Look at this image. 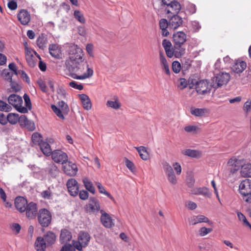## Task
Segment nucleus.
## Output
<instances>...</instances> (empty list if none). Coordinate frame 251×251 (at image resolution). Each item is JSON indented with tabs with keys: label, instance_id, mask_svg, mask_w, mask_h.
<instances>
[{
	"label": "nucleus",
	"instance_id": "obj_31",
	"mask_svg": "<svg viewBox=\"0 0 251 251\" xmlns=\"http://www.w3.org/2000/svg\"><path fill=\"white\" fill-rule=\"evenodd\" d=\"M36 43L40 49L44 50L46 47L48 43L47 35L44 33L41 34L37 38Z\"/></svg>",
	"mask_w": 251,
	"mask_h": 251
},
{
	"label": "nucleus",
	"instance_id": "obj_11",
	"mask_svg": "<svg viewBox=\"0 0 251 251\" xmlns=\"http://www.w3.org/2000/svg\"><path fill=\"white\" fill-rule=\"evenodd\" d=\"M52 160L56 163L63 164L67 162L68 159L67 153L60 150H55L52 151L51 154Z\"/></svg>",
	"mask_w": 251,
	"mask_h": 251
},
{
	"label": "nucleus",
	"instance_id": "obj_8",
	"mask_svg": "<svg viewBox=\"0 0 251 251\" xmlns=\"http://www.w3.org/2000/svg\"><path fill=\"white\" fill-rule=\"evenodd\" d=\"M173 14L169 20V28L174 30L181 26L183 24L182 12L178 13H172Z\"/></svg>",
	"mask_w": 251,
	"mask_h": 251
},
{
	"label": "nucleus",
	"instance_id": "obj_16",
	"mask_svg": "<svg viewBox=\"0 0 251 251\" xmlns=\"http://www.w3.org/2000/svg\"><path fill=\"white\" fill-rule=\"evenodd\" d=\"M101 214L100 221L104 226L106 228H111L114 226V223L112 218L109 214L106 213L103 210H100Z\"/></svg>",
	"mask_w": 251,
	"mask_h": 251
},
{
	"label": "nucleus",
	"instance_id": "obj_44",
	"mask_svg": "<svg viewBox=\"0 0 251 251\" xmlns=\"http://www.w3.org/2000/svg\"><path fill=\"white\" fill-rule=\"evenodd\" d=\"M106 105L107 106L111 107L114 109H118L121 107V103L119 102L117 100H108L106 102Z\"/></svg>",
	"mask_w": 251,
	"mask_h": 251
},
{
	"label": "nucleus",
	"instance_id": "obj_36",
	"mask_svg": "<svg viewBox=\"0 0 251 251\" xmlns=\"http://www.w3.org/2000/svg\"><path fill=\"white\" fill-rule=\"evenodd\" d=\"M135 149L138 152L141 158L144 160H147L149 158V154L146 150V148L143 146L135 147Z\"/></svg>",
	"mask_w": 251,
	"mask_h": 251
},
{
	"label": "nucleus",
	"instance_id": "obj_6",
	"mask_svg": "<svg viewBox=\"0 0 251 251\" xmlns=\"http://www.w3.org/2000/svg\"><path fill=\"white\" fill-rule=\"evenodd\" d=\"M230 75L226 73H220L212 78V86L215 89L227 83L230 79Z\"/></svg>",
	"mask_w": 251,
	"mask_h": 251
},
{
	"label": "nucleus",
	"instance_id": "obj_46",
	"mask_svg": "<svg viewBox=\"0 0 251 251\" xmlns=\"http://www.w3.org/2000/svg\"><path fill=\"white\" fill-rule=\"evenodd\" d=\"M125 164L126 167L132 173L135 172V167L134 163L127 158H125Z\"/></svg>",
	"mask_w": 251,
	"mask_h": 251
},
{
	"label": "nucleus",
	"instance_id": "obj_33",
	"mask_svg": "<svg viewBox=\"0 0 251 251\" xmlns=\"http://www.w3.org/2000/svg\"><path fill=\"white\" fill-rule=\"evenodd\" d=\"M208 110L205 108H198L192 107L191 108L190 112L192 115L196 117H202L206 113H207Z\"/></svg>",
	"mask_w": 251,
	"mask_h": 251
},
{
	"label": "nucleus",
	"instance_id": "obj_62",
	"mask_svg": "<svg viewBox=\"0 0 251 251\" xmlns=\"http://www.w3.org/2000/svg\"><path fill=\"white\" fill-rule=\"evenodd\" d=\"M24 126L30 131H33L35 128L34 123L29 120H28V122L25 124Z\"/></svg>",
	"mask_w": 251,
	"mask_h": 251
},
{
	"label": "nucleus",
	"instance_id": "obj_21",
	"mask_svg": "<svg viewBox=\"0 0 251 251\" xmlns=\"http://www.w3.org/2000/svg\"><path fill=\"white\" fill-rule=\"evenodd\" d=\"M49 50L50 54L53 57L58 59L60 58L61 53V48L57 44H52L50 45Z\"/></svg>",
	"mask_w": 251,
	"mask_h": 251
},
{
	"label": "nucleus",
	"instance_id": "obj_24",
	"mask_svg": "<svg viewBox=\"0 0 251 251\" xmlns=\"http://www.w3.org/2000/svg\"><path fill=\"white\" fill-rule=\"evenodd\" d=\"M45 171L52 177H55L59 174V170L57 167L52 162L48 164Z\"/></svg>",
	"mask_w": 251,
	"mask_h": 251
},
{
	"label": "nucleus",
	"instance_id": "obj_32",
	"mask_svg": "<svg viewBox=\"0 0 251 251\" xmlns=\"http://www.w3.org/2000/svg\"><path fill=\"white\" fill-rule=\"evenodd\" d=\"M48 246L42 237H37L35 243V248L37 251H45Z\"/></svg>",
	"mask_w": 251,
	"mask_h": 251
},
{
	"label": "nucleus",
	"instance_id": "obj_42",
	"mask_svg": "<svg viewBox=\"0 0 251 251\" xmlns=\"http://www.w3.org/2000/svg\"><path fill=\"white\" fill-rule=\"evenodd\" d=\"M52 110L55 113V114L62 120H64L65 117L62 111L59 108L57 107L55 105L52 104L51 106Z\"/></svg>",
	"mask_w": 251,
	"mask_h": 251
},
{
	"label": "nucleus",
	"instance_id": "obj_9",
	"mask_svg": "<svg viewBox=\"0 0 251 251\" xmlns=\"http://www.w3.org/2000/svg\"><path fill=\"white\" fill-rule=\"evenodd\" d=\"M62 170L64 173L69 176H72L76 175L78 169L76 165L71 161H67L62 164Z\"/></svg>",
	"mask_w": 251,
	"mask_h": 251
},
{
	"label": "nucleus",
	"instance_id": "obj_61",
	"mask_svg": "<svg viewBox=\"0 0 251 251\" xmlns=\"http://www.w3.org/2000/svg\"><path fill=\"white\" fill-rule=\"evenodd\" d=\"M41 196L43 198L45 199L50 200L51 198V192L50 189L43 191L41 193Z\"/></svg>",
	"mask_w": 251,
	"mask_h": 251
},
{
	"label": "nucleus",
	"instance_id": "obj_51",
	"mask_svg": "<svg viewBox=\"0 0 251 251\" xmlns=\"http://www.w3.org/2000/svg\"><path fill=\"white\" fill-rule=\"evenodd\" d=\"M212 231L211 228H206L205 227H202L199 230V234L201 236H204Z\"/></svg>",
	"mask_w": 251,
	"mask_h": 251
},
{
	"label": "nucleus",
	"instance_id": "obj_3",
	"mask_svg": "<svg viewBox=\"0 0 251 251\" xmlns=\"http://www.w3.org/2000/svg\"><path fill=\"white\" fill-rule=\"evenodd\" d=\"M38 221L42 227V231H44V228L48 227L51 224L52 216L50 212L46 208H41L38 211L37 216Z\"/></svg>",
	"mask_w": 251,
	"mask_h": 251
},
{
	"label": "nucleus",
	"instance_id": "obj_50",
	"mask_svg": "<svg viewBox=\"0 0 251 251\" xmlns=\"http://www.w3.org/2000/svg\"><path fill=\"white\" fill-rule=\"evenodd\" d=\"M37 84H38L40 89L44 93L47 92V88L45 82L41 79H39L37 81Z\"/></svg>",
	"mask_w": 251,
	"mask_h": 251
},
{
	"label": "nucleus",
	"instance_id": "obj_4",
	"mask_svg": "<svg viewBox=\"0 0 251 251\" xmlns=\"http://www.w3.org/2000/svg\"><path fill=\"white\" fill-rule=\"evenodd\" d=\"M239 191L243 200L247 202L251 203V180H243L239 185Z\"/></svg>",
	"mask_w": 251,
	"mask_h": 251
},
{
	"label": "nucleus",
	"instance_id": "obj_1",
	"mask_svg": "<svg viewBox=\"0 0 251 251\" xmlns=\"http://www.w3.org/2000/svg\"><path fill=\"white\" fill-rule=\"evenodd\" d=\"M69 58L66 60V69L69 75L76 79L82 80L91 77L93 70L89 67L87 62L83 58V51L76 45L71 46L68 50Z\"/></svg>",
	"mask_w": 251,
	"mask_h": 251
},
{
	"label": "nucleus",
	"instance_id": "obj_30",
	"mask_svg": "<svg viewBox=\"0 0 251 251\" xmlns=\"http://www.w3.org/2000/svg\"><path fill=\"white\" fill-rule=\"evenodd\" d=\"M81 100L83 108L87 110H90L92 107V103L89 97L84 94L79 95Z\"/></svg>",
	"mask_w": 251,
	"mask_h": 251
},
{
	"label": "nucleus",
	"instance_id": "obj_20",
	"mask_svg": "<svg viewBox=\"0 0 251 251\" xmlns=\"http://www.w3.org/2000/svg\"><path fill=\"white\" fill-rule=\"evenodd\" d=\"M42 237L48 246H50L54 244L56 239V236L55 234L51 231L47 232L44 235L43 237Z\"/></svg>",
	"mask_w": 251,
	"mask_h": 251
},
{
	"label": "nucleus",
	"instance_id": "obj_17",
	"mask_svg": "<svg viewBox=\"0 0 251 251\" xmlns=\"http://www.w3.org/2000/svg\"><path fill=\"white\" fill-rule=\"evenodd\" d=\"M28 204L27 201L23 197H17L15 200V205L20 212H25Z\"/></svg>",
	"mask_w": 251,
	"mask_h": 251
},
{
	"label": "nucleus",
	"instance_id": "obj_55",
	"mask_svg": "<svg viewBox=\"0 0 251 251\" xmlns=\"http://www.w3.org/2000/svg\"><path fill=\"white\" fill-rule=\"evenodd\" d=\"M24 99L25 100V105L26 106V108L30 110L31 109V103L29 98V97L26 94H25L24 95Z\"/></svg>",
	"mask_w": 251,
	"mask_h": 251
},
{
	"label": "nucleus",
	"instance_id": "obj_34",
	"mask_svg": "<svg viewBox=\"0 0 251 251\" xmlns=\"http://www.w3.org/2000/svg\"><path fill=\"white\" fill-rule=\"evenodd\" d=\"M241 174L244 177H251V164H244L242 166Z\"/></svg>",
	"mask_w": 251,
	"mask_h": 251
},
{
	"label": "nucleus",
	"instance_id": "obj_19",
	"mask_svg": "<svg viewBox=\"0 0 251 251\" xmlns=\"http://www.w3.org/2000/svg\"><path fill=\"white\" fill-rule=\"evenodd\" d=\"M17 18L23 25H27L30 20V15L29 12L25 9H22L20 11L17 15Z\"/></svg>",
	"mask_w": 251,
	"mask_h": 251
},
{
	"label": "nucleus",
	"instance_id": "obj_2",
	"mask_svg": "<svg viewBox=\"0 0 251 251\" xmlns=\"http://www.w3.org/2000/svg\"><path fill=\"white\" fill-rule=\"evenodd\" d=\"M160 8L164 9L167 13H178L181 8L180 3L177 0H159Z\"/></svg>",
	"mask_w": 251,
	"mask_h": 251
},
{
	"label": "nucleus",
	"instance_id": "obj_52",
	"mask_svg": "<svg viewBox=\"0 0 251 251\" xmlns=\"http://www.w3.org/2000/svg\"><path fill=\"white\" fill-rule=\"evenodd\" d=\"M2 75H3L4 79L9 82L11 81V80H13V74L9 72L6 69L3 70Z\"/></svg>",
	"mask_w": 251,
	"mask_h": 251
},
{
	"label": "nucleus",
	"instance_id": "obj_10",
	"mask_svg": "<svg viewBox=\"0 0 251 251\" xmlns=\"http://www.w3.org/2000/svg\"><path fill=\"white\" fill-rule=\"evenodd\" d=\"M162 165L169 181L173 185L176 184L177 179L172 166L166 162H164Z\"/></svg>",
	"mask_w": 251,
	"mask_h": 251
},
{
	"label": "nucleus",
	"instance_id": "obj_53",
	"mask_svg": "<svg viewBox=\"0 0 251 251\" xmlns=\"http://www.w3.org/2000/svg\"><path fill=\"white\" fill-rule=\"evenodd\" d=\"M159 27L161 29L169 27V21L166 19H161L159 21Z\"/></svg>",
	"mask_w": 251,
	"mask_h": 251
},
{
	"label": "nucleus",
	"instance_id": "obj_45",
	"mask_svg": "<svg viewBox=\"0 0 251 251\" xmlns=\"http://www.w3.org/2000/svg\"><path fill=\"white\" fill-rule=\"evenodd\" d=\"M59 251H75V248L72 243H64Z\"/></svg>",
	"mask_w": 251,
	"mask_h": 251
},
{
	"label": "nucleus",
	"instance_id": "obj_54",
	"mask_svg": "<svg viewBox=\"0 0 251 251\" xmlns=\"http://www.w3.org/2000/svg\"><path fill=\"white\" fill-rule=\"evenodd\" d=\"M10 228L12 231H15V233L17 234L20 233L21 226L18 223H13L10 225Z\"/></svg>",
	"mask_w": 251,
	"mask_h": 251
},
{
	"label": "nucleus",
	"instance_id": "obj_57",
	"mask_svg": "<svg viewBox=\"0 0 251 251\" xmlns=\"http://www.w3.org/2000/svg\"><path fill=\"white\" fill-rule=\"evenodd\" d=\"M159 59L162 68L168 64L164 54L162 51L159 52Z\"/></svg>",
	"mask_w": 251,
	"mask_h": 251
},
{
	"label": "nucleus",
	"instance_id": "obj_43",
	"mask_svg": "<svg viewBox=\"0 0 251 251\" xmlns=\"http://www.w3.org/2000/svg\"><path fill=\"white\" fill-rule=\"evenodd\" d=\"M12 108L11 106L2 100H0V111L4 112H10Z\"/></svg>",
	"mask_w": 251,
	"mask_h": 251
},
{
	"label": "nucleus",
	"instance_id": "obj_5",
	"mask_svg": "<svg viewBox=\"0 0 251 251\" xmlns=\"http://www.w3.org/2000/svg\"><path fill=\"white\" fill-rule=\"evenodd\" d=\"M7 100L9 104L12 105L18 112L21 113H26L28 112V109L22 106L23 100L20 96L12 94L7 98Z\"/></svg>",
	"mask_w": 251,
	"mask_h": 251
},
{
	"label": "nucleus",
	"instance_id": "obj_27",
	"mask_svg": "<svg viewBox=\"0 0 251 251\" xmlns=\"http://www.w3.org/2000/svg\"><path fill=\"white\" fill-rule=\"evenodd\" d=\"M181 153L192 158H199L201 156V152L196 150L185 149L181 151Z\"/></svg>",
	"mask_w": 251,
	"mask_h": 251
},
{
	"label": "nucleus",
	"instance_id": "obj_7",
	"mask_svg": "<svg viewBox=\"0 0 251 251\" xmlns=\"http://www.w3.org/2000/svg\"><path fill=\"white\" fill-rule=\"evenodd\" d=\"M173 39L175 49L178 50L185 49L183 46L186 41V35L184 32L178 31L175 32L173 34Z\"/></svg>",
	"mask_w": 251,
	"mask_h": 251
},
{
	"label": "nucleus",
	"instance_id": "obj_40",
	"mask_svg": "<svg viewBox=\"0 0 251 251\" xmlns=\"http://www.w3.org/2000/svg\"><path fill=\"white\" fill-rule=\"evenodd\" d=\"M31 139L33 143L38 146L40 144L41 142L43 141L42 135L38 132L34 133L32 135Z\"/></svg>",
	"mask_w": 251,
	"mask_h": 251
},
{
	"label": "nucleus",
	"instance_id": "obj_41",
	"mask_svg": "<svg viewBox=\"0 0 251 251\" xmlns=\"http://www.w3.org/2000/svg\"><path fill=\"white\" fill-rule=\"evenodd\" d=\"M59 108L62 111L65 115H67L69 112V108L68 104L64 101L61 100L58 102Z\"/></svg>",
	"mask_w": 251,
	"mask_h": 251
},
{
	"label": "nucleus",
	"instance_id": "obj_23",
	"mask_svg": "<svg viewBox=\"0 0 251 251\" xmlns=\"http://www.w3.org/2000/svg\"><path fill=\"white\" fill-rule=\"evenodd\" d=\"M206 223L209 224H211V222L208 218L204 215H200L198 216H194L191 217L190 221V224L192 225H195L198 223Z\"/></svg>",
	"mask_w": 251,
	"mask_h": 251
},
{
	"label": "nucleus",
	"instance_id": "obj_35",
	"mask_svg": "<svg viewBox=\"0 0 251 251\" xmlns=\"http://www.w3.org/2000/svg\"><path fill=\"white\" fill-rule=\"evenodd\" d=\"M82 181L86 189L92 194H95V189L92 182L87 177L83 178Z\"/></svg>",
	"mask_w": 251,
	"mask_h": 251
},
{
	"label": "nucleus",
	"instance_id": "obj_13",
	"mask_svg": "<svg viewBox=\"0 0 251 251\" xmlns=\"http://www.w3.org/2000/svg\"><path fill=\"white\" fill-rule=\"evenodd\" d=\"M26 216L29 219H34L38 214L37 205L34 202H30L26 207Z\"/></svg>",
	"mask_w": 251,
	"mask_h": 251
},
{
	"label": "nucleus",
	"instance_id": "obj_63",
	"mask_svg": "<svg viewBox=\"0 0 251 251\" xmlns=\"http://www.w3.org/2000/svg\"><path fill=\"white\" fill-rule=\"evenodd\" d=\"M8 121L7 116H5L2 113H0V124L5 126L7 124Z\"/></svg>",
	"mask_w": 251,
	"mask_h": 251
},
{
	"label": "nucleus",
	"instance_id": "obj_38",
	"mask_svg": "<svg viewBox=\"0 0 251 251\" xmlns=\"http://www.w3.org/2000/svg\"><path fill=\"white\" fill-rule=\"evenodd\" d=\"M74 16L75 18L80 23L84 24L85 23V19L80 11L78 10H75Z\"/></svg>",
	"mask_w": 251,
	"mask_h": 251
},
{
	"label": "nucleus",
	"instance_id": "obj_25",
	"mask_svg": "<svg viewBox=\"0 0 251 251\" xmlns=\"http://www.w3.org/2000/svg\"><path fill=\"white\" fill-rule=\"evenodd\" d=\"M247 67L246 63L244 61L237 60L232 65L231 70L235 73L239 74L242 73Z\"/></svg>",
	"mask_w": 251,
	"mask_h": 251
},
{
	"label": "nucleus",
	"instance_id": "obj_29",
	"mask_svg": "<svg viewBox=\"0 0 251 251\" xmlns=\"http://www.w3.org/2000/svg\"><path fill=\"white\" fill-rule=\"evenodd\" d=\"M91 237L89 234L85 231H81L79 232L78 236V240L81 242L84 246H87L90 241Z\"/></svg>",
	"mask_w": 251,
	"mask_h": 251
},
{
	"label": "nucleus",
	"instance_id": "obj_58",
	"mask_svg": "<svg viewBox=\"0 0 251 251\" xmlns=\"http://www.w3.org/2000/svg\"><path fill=\"white\" fill-rule=\"evenodd\" d=\"M69 86L72 88H75L76 89L81 90L83 89V86L81 84H77V83L75 81H72L69 83Z\"/></svg>",
	"mask_w": 251,
	"mask_h": 251
},
{
	"label": "nucleus",
	"instance_id": "obj_64",
	"mask_svg": "<svg viewBox=\"0 0 251 251\" xmlns=\"http://www.w3.org/2000/svg\"><path fill=\"white\" fill-rule=\"evenodd\" d=\"M79 198L82 200H86L88 198L89 193L86 190H81L79 193Z\"/></svg>",
	"mask_w": 251,
	"mask_h": 251
},
{
	"label": "nucleus",
	"instance_id": "obj_39",
	"mask_svg": "<svg viewBox=\"0 0 251 251\" xmlns=\"http://www.w3.org/2000/svg\"><path fill=\"white\" fill-rule=\"evenodd\" d=\"M97 185L100 193L104 194L105 195L107 196L110 199H111L114 201H115V199L113 198V197L109 193H108L105 190L104 187L100 182H97Z\"/></svg>",
	"mask_w": 251,
	"mask_h": 251
},
{
	"label": "nucleus",
	"instance_id": "obj_15",
	"mask_svg": "<svg viewBox=\"0 0 251 251\" xmlns=\"http://www.w3.org/2000/svg\"><path fill=\"white\" fill-rule=\"evenodd\" d=\"M67 187L70 194L76 196L78 193L79 187L77 181L74 178L69 179L67 182Z\"/></svg>",
	"mask_w": 251,
	"mask_h": 251
},
{
	"label": "nucleus",
	"instance_id": "obj_47",
	"mask_svg": "<svg viewBox=\"0 0 251 251\" xmlns=\"http://www.w3.org/2000/svg\"><path fill=\"white\" fill-rule=\"evenodd\" d=\"M181 69V65L177 61H175L172 63V70L175 73H178Z\"/></svg>",
	"mask_w": 251,
	"mask_h": 251
},
{
	"label": "nucleus",
	"instance_id": "obj_37",
	"mask_svg": "<svg viewBox=\"0 0 251 251\" xmlns=\"http://www.w3.org/2000/svg\"><path fill=\"white\" fill-rule=\"evenodd\" d=\"M8 122L11 125H15L18 122L19 116L18 114L10 113L7 115Z\"/></svg>",
	"mask_w": 251,
	"mask_h": 251
},
{
	"label": "nucleus",
	"instance_id": "obj_59",
	"mask_svg": "<svg viewBox=\"0 0 251 251\" xmlns=\"http://www.w3.org/2000/svg\"><path fill=\"white\" fill-rule=\"evenodd\" d=\"M199 81L197 79L190 77L188 80V86L189 88L192 89L195 86H197V84L198 83Z\"/></svg>",
	"mask_w": 251,
	"mask_h": 251
},
{
	"label": "nucleus",
	"instance_id": "obj_56",
	"mask_svg": "<svg viewBox=\"0 0 251 251\" xmlns=\"http://www.w3.org/2000/svg\"><path fill=\"white\" fill-rule=\"evenodd\" d=\"M18 75H20L22 78H23L25 82H27L28 83L30 82V79L29 77L26 74V73L24 71L22 70H18Z\"/></svg>",
	"mask_w": 251,
	"mask_h": 251
},
{
	"label": "nucleus",
	"instance_id": "obj_48",
	"mask_svg": "<svg viewBox=\"0 0 251 251\" xmlns=\"http://www.w3.org/2000/svg\"><path fill=\"white\" fill-rule=\"evenodd\" d=\"M72 245L73 246L75 249H77L79 251H81L82 250L83 248H85L86 246H84L83 244H81V242L78 240V241H75V240L72 241Z\"/></svg>",
	"mask_w": 251,
	"mask_h": 251
},
{
	"label": "nucleus",
	"instance_id": "obj_28",
	"mask_svg": "<svg viewBox=\"0 0 251 251\" xmlns=\"http://www.w3.org/2000/svg\"><path fill=\"white\" fill-rule=\"evenodd\" d=\"M39 146L44 155L47 156L50 155L52 151L49 142L43 141Z\"/></svg>",
	"mask_w": 251,
	"mask_h": 251
},
{
	"label": "nucleus",
	"instance_id": "obj_60",
	"mask_svg": "<svg viewBox=\"0 0 251 251\" xmlns=\"http://www.w3.org/2000/svg\"><path fill=\"white\" fill-rule=\"evenodd\" d=\"M237 214L238 219L240 221H242L243 222V224L245 226H246V224H249V222L247 221L246 217L243 213H242L241 212L238 211L237 212Z\"/></svg>",
	"mask_w": 251,
	"mask_h": 251
},
{
	"label": "nucleus",
	"instance_id": "obj_49",
	"mask_svg": "<svg viewBox=\"0 0 251 251\" xmlns=\"http://www.w3.org/2000/svg\"><path fill=\"white\" fill-rule=\"evenodd\" d=\"M9 82L10 86L14 91L17 92L21 90V88L16 81L12 80L11 81H10Z\"/></svg>",
	"mask_w": 251,
	"mask_h": 251
},
{
	"label": "nucleus",
	"instance_id": "obj_14",
	"mask_svg": "<svg viewBox=\"0 0 251 251\" xmlns=\"http://www.w3.org/2000/svg\"><path fill=\"white\" fill-rule=\"evenodd\" d=\"M85 210L87 213H95L100 210V205L99 201L94 197H91L89 203L85 205Z\"/></svg>",
	"mask_w": 251,
	"mask_h": 251
},
{
	"label": "nucleus",
	"instance_id": "obj_26",
	"mask_svg": "<svg viewBox=\"0 0 251 251\" xmlns=\"http://www.w3.org/2000/svg\"><path fill=\"white\" fill-rule=\"evenodd\" d=\"M193 194L196 195H202L205 198H210L211 193L205 187L196 188L193 190Z\"/></svg>",
	"mask_w": 251,
	"mask_h": 251
},
{
	"label": "nucleus",
	"instance_id": "obj_22",
	"mask_svg": "<svg viewBox=\"0 0 251 251\" xmlns=\"http://www.w3.org/2000/svg\"><path fill=\"white\" fill-rule=\"evenodd\" d=\"M72 238L71 232L66 229H62L59 237V241L61 244L69 243Z\"/></svg>",
	"mask_w": 251,
	"mask_h": 251
},
{
	"label": "nucleus",
	"instance_id": "obj_18",
	"mask_svg": "<svg viewBox=\"0 0 251 251\" xmlns=\"http://www.w3.org/2000/svg\"><path fill=\"white\" fill-rule=\"evenodd\" d=\"M185 49L178 50L175 49L174 46L171 48L165 50L167 56L169 58H172L174 55L176 58H180L185 53Z\"/></svg>",
	"mask_w": 251,
	"mask_h": 251
},
{
	"label": "nucleus",
	"instance_id": "obj_12",
	"mask_svg": "<svg viewBox=\"0 0 251 251\" xmlns=\"http://www.w3.org/2000/svg\"><path fill=\"white\" fill-rule=\"evenodd\" d=\"M211 87H213L212 84L209 85L206 80H201L197 84L196 90L197 93L201 95H204L210 92Z\"/></svg>",
	"mask_w": 251,
	"mask_h": 251
}]
</instances>
